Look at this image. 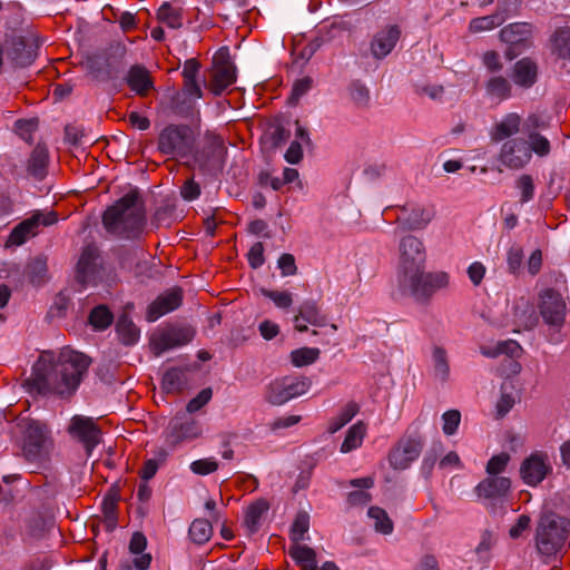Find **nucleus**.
<instances>
[{"mask_svg": "<svg viewBox=\"0 0 570 570\" xmlns=\"http://www.w3.org/2000/svg\"><path fill=\"white\" fill-rule=\"evenodd\" d=\"M90 365L85 354L63 348L60 353L43 352L33 364L31 376L26 381L31 392L71 396Z\"/></svg>", "mask_w": 570, "mask_h": 570, "instance_id": "1", "label": "nucleus"}, {"mask_svg": "<svg viewBox=\"0 0 570 570\" xmlns=\"http://www.w3.org/2000/svg\"><path fill=\"white\" fill-rule=\"evenodd\" d=\"M522 128L523 119L517 112L504 115L491 127V141L501 142L497 160L508 169H522L530 163L533 153L541 157L550 153V142L544 136L523 131Z\"/></svg>", "mask_w": 570, "mask_h": 570, "instance_id": "2", "label": "nucleus"}, {"mask_svg": "<svg viewBox=\"0 0 570 570\" xmlns=\"http://www.w3.org/2000/svg\"><path fill=\"white\" fill-rule=\"evenodd\" d=\"M102 224L108 233L125 237L137 238L146 225V210L142 198L134 189L108 207L102 216Z\"/></svg>", "mask_w": 570, "mask_h": 570, "instance_id": "3", "label": "nucleus"}, {"mask_svg": "<svg viewBox=\"0 0 570 570\" xmlns=\"http://www.w3.org/2000/svg\"><path fill=\"white\" fill-rule=\"evenodd\" d=\"M17 428L21 435L23 458L35 464L47 462L53 446L47 424L30 417H20Z\"/></svg>", "mask_w": 570, "mask_h": 570, "instance_id": "4", "label": "nucleus"}, {"mask_svg": "<svg viewBox=\"0 0 570 570\" xmlns=\"http://www.w3.org/2000/svg\"><path fill=\"white\" fill-rule=\"evenodd\" d=\"M569 535V519L556 513L543 514L535 529V548L541 556H556L568 544Z\"/></svg>", "mask_w": 570, "mask_h": 570, "instance_id": "5", "label": "nucleus"}, {"mask_svg": "<svg viewBox=\"0 0 570 570\" xmlns=\"http://www.w3.org/2000/svg\"><path fill=\"white\" fill-rule=\"evenodd\" d=\"M424 269L397 283L403 295L411 296L419 303H428L438 291L449 285L448 273H425Z\"/></svg>", "mask_w": 570, "mask_h": 570, "instance_id": "6", "label": "nucleus"}, {"mask_svg": "<svg viewBox=\"0 0 570 570\" xmlns=\"http://www.w3.org/2000/svg\"><path fill=\"white\" fill-rule=\"evenodd\" d=\"M194 135L186 125H168L159 134L158 151L170 158H185L194 148Z\"/></svg>", "mask_w": 570, "mask_h": 570, "instance_id": "7", "label": "nucleus"}, {"mask_svg": "<svg viewBox=\"0 0 570 570\" xmlns=\"http://www.w3.org/2000/svg\"><path fill=\"white\" fill-rule=\"evenodd\" d=\"M426 253L421 239L409 235L399 245L397 283L425 268Z\"/></svg>", "mask_w": 570, "mask_h": 570, "instance_id": "8", "label": "nucleus"}, {"mask_svg": "<svg viewBox=\"0 0 570 570\" xmlns=\"http://www.w3.org/2000/svg\"><path fill=\"white\" fill-rule=\"evenodd\" d=\"M312 385L305 376H285L269 383L266 400L273 405H282L289 400L305 394Z\"/></svg>", "mask_w": 570, "mask_h": 570, "instance_id": "9", "label": "nucleus"}, {"mask_svg": "<svg viewBox=\"0 0 570 570\" xmlns=\"http://www.w3.org/2000/svg\"><path fill=\"white\" fill-rule=\"evenodd\" d=\"M533 27L528 22H514L505 26L500 31V39L509 45L505 57L513 60L523 50L532 47Z\"/></svg>", "mask_w": 570, "mask_h": 570, "instance_id": "10", "label": "nucleus"}, {"mask_svg": "<svg viewBox=\"0 0 570 570\" xmlns=\"http://www.w3.org/2000/svg\"><path fill=\"white\" fill-rule=\"evenodd\" d=\"M195 330L191 326H167L157 331L150 338L151 350L156 355L184 346L191 342Z\"/></svg>", "mask_w": 570, "mask_h": 570, "instance_id": "11", "label": "nucleus"}, {"mask_svg": "<svg viewBox=\"0 0 570 570\" xmlns=\"http://www.w3.org/2000/svg\"><path fill=\"white\" fill-rule=\"evenodd\" d=\"M235 81L236 68L230 60L228 49H220L213 58L209 89L215 96H219Z\"/></svg>", "mask_w": 570, "mask_h": 570, "instance_id": "12", "label": "nucleus"}, {"mask_svg": "<svg viewBox=\"0 0 570 570\" xmlns=\"http://www.w3.org/2000/svg\"><path fill=\"white\" fill-rule=\"evenodd\" d=\"M551 473L552 464L543 451L532 452L520 465V476L530 487H537Z\"/></svg>", "mask_w": 570, "mask_h": 570, "instance_id": "13", "label": "nucleus"}, {"mask_svg": "<svg viewBox=\"0 0 570 570\" xmlns=\"http://www.w3.org/2000/svg\"><path fill=\"white\" fill-rule=\"evenodd\" d=\"M539 311L546 324L561 327L567 313L566 299L559 292L547 288L540 294Z\"/></svg>", "mask_w": 570, "mask_h": 570, "instance_id": "14", "label": "nucleus"}, {"mask_svg": "<svg viewBox=\"0 0 570 570\" xmlns=\"http://www.w3.org/2000/svg\"><path fill=\"white\" fill-rule=\"evenodd\" d=\"M423 448L421 436H405L391 450L389 461L393 469L404 470L415 461Z\"/></svg>", "mask_w": 570, "mask_h": 570, "instance_id": "15", "label": "nucleus"}, {"mask_svg": "<svg viewBox=\"0 0 570 570\" xmlns=\"http://www.w3.org/2000/svg\"><path fill=\"white\" fill-rule=\"evenodd\" d=\"M57 220L58 217L55 212H49L47 214L36 213L13 228L9 236V240L13 245H22L27 239L39 233L40 225L50 226Z\"/></svg>", "mask_w": 570, "mask_h": 570, "instance_id": "16", "label": "nucleus"}, {"mask_svg": "<svg viewBox=\"0 0 570 570\" xmlns=\"http://www.w3.org/2000/svg\"><path fill=\"white\" fill-rule=\"evenodd\" d=\"M68 432L83 444L88 454L100 442L101 432L92 417L75 415L70 421Z\"/></svg>", "mask_w": 570, "mask_h": 570, "instance_id": "17", "label": "nucleus"}, {"mask_svg": "<svg viewBox=\"0 0 570 570\" xmlns=\"http://www.w3.org/2000/svg\"><path fill=\"white\" fill-rule=\"evenodd\" d=\"M225 151L223 140L219 137H210L195 154V163L204 171L219 169L223 166Z\"/></svg>", "mask_w": 570, "mask_h": 570, "instance_id": "18", "label": "nucleus"}, {"mask_svg": "<svg viewBox=\"0 0 570 570\" xmlns=\"http://www.w3.org/2000/svg\"><path fill=\"white\" fill-rule=\"evenodd\" d=\"M294 326L298 332H306L307 325L322 327L327 324V315L322 311L318 303L314 299L304 301L294 316Z\"/></svg>", "mask_w": 570, "mask_h": 570, "instance_id": "19", "label": "nucleus"}, {"mask_svg": "<svg viewBox=\"0 0 570 570\" xmlns=\"http://www.w3.org/2000/svg\"><path fill=\"white\" fill-rule=\"evenodd\" d=\"M99 273V250L95 245H87L77 264V279L82 285L96 284Z\"/></svg>", "mask_w": 570, "mask_h": 570, "instance_id": "20", "label": "nucleus"}, {"mask_svg": "<svg viewBox=\"0 0 570 570\" xmlns=\"http://www.w3.org/2000/svg\"><path fill=\"white\" fill-rule=\"evenodd\" d=\"M183 302V292L180 288L175 287L160 294L153 301L146 312V320L155 322L161 316L177 309Z\"/></svg>", "mask_w": 570, "mask_h": 570, "instance_id": "21", "label": "nucleus"}, {"mask_svg": "<svg viewBox=\"0 0 570 570\" xmlns=\"http://www.w3.org/2000/svg\"><path fill=\"white\" fill-rule=\"evenodd\" d=\"M202 434V428L195 420L181 421L175 417L170 421L167 432V442L176 446L185 441L197 439Z\"/></svg>", "mask_w": 570, "mask_h": 570, "instance_id": "22", "label": "nucleus"}, {"mask_svg": "<svg viewBox=\"0 0 570 570\" xmlns=\"http://www.w3.org/2000/svg\"><path fill=\"white\" fill-rule=\"evenodd\" d=\"M401 37V29L391 24L376 32L371 41V52L376 59L386 57L395 47Z\"/></svg>", "mask_w": 570, "mask_h": 570, "instance_id": "23", "label": "nucleus"}, {"mask_svg": "<svg viewBox=\"0 0 570 570\" xmlns=\"http://www.w3.org/2000/svg\"><path fill=\"white\" fill-rule=\"evenodd\" d=\"M510 489V478L489 475L475 487V493L483 499H501L509 494Z\"/></svg>", "mask_w": 570, "mask_h": 570, "instance_id": "24", "label": "nucleus"}, {"mask_svg": "<svg viewBox=\"0 0 570 570\" xmlns=\"http://www.w3.org/2000/svg\"><path fill=\"white\" fill-rule=\"evenodd\" d=\"M538 72V63L533 59L525 57L514 63L512 80L517 86L528 89L537 82Z\"/></svg>", "mask_w": 570, "mask_h": 570, "instance_id": "25", "label": "nucleus"}, {"mask_svg": "<svg viewBox=\"0 0 570 570\" xmlns=\"http://www.w3.org/2000/svg\"><path fill=\"white\" fill-rule=\"evenodd\" d=\"M7 56L17 67H27L36 58V49L23 37H13L7 49Z\"/></svg>", "mask_w": 570, "mask_h": 570, "instance_id": "26", "label": "nucleus"}, {"mask_svg": "<svg viewBox=\"0 0 570 570\" xmlns=\"http://www.w3.org/2000/svg\"><path fill=\"white\" fill-rule=\"evenodd\" d=\"M129 88L139 96H145L153 87V81L148 70L139 65L132 66L126 77Z\"/></svg>", "mask_w": 570, "mask_h": 570, "instance_id": "27", "label": "nucleus"}, {"mask_svg": "<svg viewBox=\"0 0 570 570\" xmlns=\"http://www.w3.org/2000/svg\"><path fill=\"white\" fill-rule=\"evenodd\" d=\"M268 510L269 504L264 499L256 500L247 507L244 517V525L249 533H255L258 531L262 519Z\"/></svg>", "mask_w": 570, "mask_h": 570, "instance_id": "28", "label": "nucleus"}, {"mask_svg": "<svg viewBox=\"0 0 570 570\" xmlns=\"http://www.w3.org/2000/svg\"><path fill=\"white\" fill-rule=\"evenodd\" d=\"M551 53L559 59L570 60V27H560L550 37Z\"/></svg>", "mask_w": 570, "mask_h": 570, "instance_id": "29", "label": "nucleus"}, {"mask_svg": "<svg viewBox=\"0 0 570 570\" xmlns=\"http://www.w3.org/2000/svg\"><path fill=\"white\" fill-rule=\"evenodd\" d=\"M49 153L46 146L38 144L28 160V171L37 179H42L47 174Z\"/></svg>", "mask_w": 570, "mask_h": 570, "instance_id": "30", "label": "nucleus"}, {"mask_svg": "<svg viewBox=\"0 0 570 570\" xmlns=\"http://www.w3.org/2000/svg\"><path fill=\"white\" fill-rule=\"evenodd\" d=\"M432 368L435 380L444 383L450 377V362L444 347L435 345L432 348Z\"/></svg>", "mask_w": 570, "mask_h": 570, "instance_id": "31", "label": "nucleus"}, {"mask_svg": "<svg viewBox=\"0 0 570 570\" xmlns=\"http://www.w3.org/2000/svg\"><path fill=\"white\" fill-rule=\"evenodd\" d=\"M116 332L120 342L125 345H134L139 340L140 332L127 314L119 316L116 323Z\"/></svg>", "mask_w": 570, "mask_h": 570, "instance_id": "32", "label": "nucleus"}, {"mask_svg": "<svg viewBox=\"0 0 570 570\" xmlns=\"http://www.w3.org/2000/svg\"><path fill=\"white\" fill-rule=\"evenodd\" d=\"M432 219V213L423 207H413L407 216L397 220L402 224L404 230H415L424 228Z\"/></svg>", "mask_w": 570, "mask_h": 570, "instance_id": "33", "label": "nucleus"}, {"mask_svg": "<svg viewBox=\"0 0 570 570\" xmlns=\"http://www.w3.org/2000/svg\"><path fill=\"white\" fill-rule=\"evenodd\" d=\"M157 19L170 29H179L183 26V9L165 2L157 11Z\"/></svg>", "mask_w": 570, "mask_h": 570, "instance_id": "34", "label": "nucleus"}, {"mask_svg": "<svg viewBox=\"0 0 570 570\" xmlns=\"http://www.w3.org/2000/svg\"><path fill=\"white\" fill-rule=\"evenodd\" d=\"M366 434V425L362 421L353 424L346 432L345 439L341 445L342 453H348L358 449Z\"/></svg>", "mask_w": 570, "mask_h": 570, "instance_id": "35", "label": "nucleus"}, {"mask_svg": "<svg viewBox=\"0 0 570 570\" xmlns=\"http://www.w3.org/2000/svg\"><path fill=\"white\" fill-rule=\"evenodd\" d=\"M289 556L301 566L302 570H311L316 566V552L308 546L296 542L289 548Z\"/></svg>", "mask_w": 570, "mask_h": 570, "instance_id": "36", "label": "nucleus"}, {"mask_svg": "<svg viewBox=\"0 0 570 570\" xmlns=\"http://www.w3.org/2000/svg\"><path fill=\"white\" fill-rule=\"evenodd\" d=\"M511 83L502 76L491 77L485 82V91L490 97L498 98L500 100L508 99L511 96Z\"/></svg>", "mask_w": 570, "mask_h": 570, "instance_id": "37", "label": "nucleus"}, {"mask_svg": "<svg viewBox=\"0 0 570 570\" xmlns=\"http://www.w3.org/2000/svg\"><path fill=\"white\" fill-rule=\"evenodd\" d=\"M358 412V405L354 402H348L341 412L332 417L327 425V432L331 434L336 433L345 426Z\"/></svg>", "mask_w": 570, "mask_h": 570, "instance_id": "38", "label": "nucleus"}, {"mask_svg": "<svg viewBox=\"0 0 570 570\" xmlns=\"http://www.w3.org/2000/svg\"><path fill=\"white\" fill-rule=\"evenodd\" d=\"M88 321L94 330L104 331L111 325L114 314L106 305H98L90 312Z\"/></svg>", "mask_w": 570, "mask_h": 570, "instance_id": "39", "label": "nucleus"}, {"mask_svg": "<svg viewBox=\"0 0 570 570\" xmlns=\"http://www.w3.org/2000/svg\"><path fill=\"white\" fill-rule=\"evenodd\" d=\"M212 534V522L206 519H195L189 527V537L197 544L206 543Z\"/></svg>", "mask_w": 570, "mask_h": 570, "instance_id": "40", "label": "nucleus"}, {"mask_svg": "<svg viewBox=\"0 0 570 570\" xmlns=\"http://www.w3.org/2000/svg\"><path fill=\"white\" fill-rule=\"evenodd\" d=\"M82 65L87 73L95 80L105 81L110 78V73L106 68V61L100 57H88Z\"/></svg>", "mask_w": 570, "mask_h": 570, "instance_id": "41", "label": "nucleus"}, {"mask_svg": "<svg viewBox=\"0 0 570 570\" xmlns=\"http://www.w3.org/2000/svg\"><path fill=\"white\" fill-rule=\"evenodd\" d=\"M321 351L316 347H301L291 352L289 358L295 367H303L315 363Z\"/></svg>", "mask_w": 570, "mask_h": 570, "instance_id": "42", "label": "nucleus"}, {"mask_svg": "<svg viewBox=\"0 0 570 570\" xmlns=\"http://www.w3.org/2000/svg\"><path fill=\"white\" fill-rule=\"evenodd\" d=\"M367 514L374 521V528L377 532L383 534L392 533L393 522L385 510L379 507H371Z\"/></svg>", "mask_w": 570, "mask_h": 570, "instance_id": "43", "label": "nucleus"}, {"mask_svg": "<svg viewBox=\"0 0 570 570\" xmlns=\"http://www.w3.org/2000/svg\"><path fill=\"white\" fill-rule=\"evenodd\" d=\"M47 259L42 256L35 257L27 265V276L33 284H41L47 275Z\"/></svg>", "mask_w": 570, "mask_h": 570, "instance_id": "44", "label": "nucleus"}, {"mask_svg": "<svg viewBox=\"0 0 570 570\" xmlns=\"http://www.w3.org/2000/svg\"><path fill=\"white\" fill-rule=\"evenodd\" d=\"M503 21L504 17L498 13L492 16L474 18L470 21L469 29L473 33L489 31L494 29L495 27H499L501 23H503Z\"/></svg>", "mask_w": 570, "mask_h": 570, "instance_id": "45", "label": "nucleus"}, {"mask_svg": "<svg viewBox=\"0 0 570 570\" xmlns=\"http://www.w3.org/2000/svg\"><path fill=\"white\" fill-rule=\"evenodd\" d=\"M186 383L185 374L179 368L168 370L163 377V389L166 392L173 393L180 391Z\"/></svg>", "mask_w": 570, "mask_h": 570, "instance_id": "46", "label": "nucleus"}, {"mask_svg": "<svg viewBox=\"0 0 570 570\" xmlns=\"http://www.w3.org/2000/svg\"><path fill=\"white\" fill-rule=\"evenodd\" d=\"M510 459V454L507 452H501L497 455H493L487 463V473L489 475L500 476L499 474L505 470Z\"/></svg>", "mask_w": 570, "mask_h": 570, "instance_id": "47", "label": "nucleus"}, {"mask_svg": "<svg viewBox=\"0 0 570 570\" xmlns=\"http://www.w3.org/2000/svg\"><path fill=\"white\" fill-rule=\"evenodd\" d=\"M309 518L305 512L298 513L292 524L291 535L292 540L298 542L303 540L304 534L308 531Z\"/></svg>", "mask_w": 570, "mask_h": 570, "instance_id": "48", "label": "nucleus"}, {"mask_svg": "<svg viewBox=\"0 0 570 570\" xmlns=\"http://www.w3.org/2000/svg\"><path fill=\"white\" fill-rule=\"evenodd\" d=\"M350 95H351L352 101L357 107L364 108L368 105L370 91L366 88V86H364L363 83H361V82L352 83V86L350 88Z\"/></svg>", "mask_w": 570, "mask_h": 570, "instance_id": "49", "label": "nucleus"}, {"mask_svg": "<svg viewBox=\"0 0 570 570\" xmlns=\"http://www.w3.org/2000/svg\"><path fill=\"white\" fill-rule=\"evenodd\" d=\"M443 421V433L445 435H453L461 422V413L458 410H449L442 415Z\"/></svg>", "mask_w": 570, "mask_h": 570, "instance_id": "50", "label": "nucleus"}, {"mask_svg": "<svg viewBox=\"0 0 570 570\" xmlns=\"http://www.w3.org/2000/svg\"><path fill=\"white\" fill-rule=\"evenodd\" d=\"M261 292L279 308H288L293 303L292 294L288 292L269 291L265 288H262Z\"/></svg>", "mask_w": 570, "mask_h": 570, "instance_id": "51", "label": "nucleus"}, {"mask_svg": "<svg viewBox=\"0 0 570 570\" xmlns=\"http://www.w3.org/2000/svg\"><path fill=\"white\" fill-rule=\"evenodd\" d=\"M117 492L108 493L102 501V511L105 518L114 525L117 520Z\"/></svg>", "mask_w": 570, "mask_h": 570, "instance_id": "52", "label": "nucleus"}, {"mask_svg": "<svg viewBox=\"0 0 570 570\" xmlns=\"http://www.w3.org/2000/svg\"><path fill=\"white\" fill-rule=\"evenodd\" d=\"M218 469V463L213 458L200 459L191 462L190 470L199 475H207Z\"/></svg>", "mask_w": 570, "mask_h": 570, "instance_id": "53", "label": "nucleus"}, {"mask_svg": "<svg viewBox=\"0 0 570 570\" xmlns=\"http://www.w3.org/2000/svg\"><path fill=\"white\" fill-rule=\"evenodd\" d=\"M212 390L209 387L202 390L186 406L188 413H194L206 405L212 399Z\"/></svg>", "mask_w": 570, "mask_h": 570, "instance_id": "54", "label": "nucleus"}, {"mask_svg": "<svg viewBox=\"0 0 570 570\" xmlns=\"http://www.w3.org/2000/svg\"><path fill=\"white\" fill-rule=\"evenodd\" d=\"M313 80L311 77H304L296 80L292 88L289 100L296 104L301 97H303L311 88Z\"/></svg>", "mask_w": 570, "mask_h": 570, "instance_id": "55", "label": "nucleus"}, {"mask_svg": "<svg viewBox=\"0 0 570 570\" xmlns=\"http://www.w3.org/2000/svg\"><path fill=\"white\" fill-rule=\"evenodd\" d=\"M518 188L521 190V202L527 203L533 198L534 185L531 176L522 175L517 181Z\"/></svg>", "mask_w": 570, "mask_h": 570, "instance_id": "56", "label": "nucleus"}, {"mask_svg": "<svg viewBox=\"0 0 570 570\" xmlns=\"http://www.w3.org/2000/svg\"><path fill=\"white\" fill-rule=\"evenodd\" d=\"M248 263L253 268H258L264 264V245L261 242L255 243L248 252Z\"/></svg>", "mask_w": 570, "mask_h": 570, "instance_id": "57", "label": "nucleus"}, {"mask_svg": "<svg viewBox=\"0 0 570 570\" xmlns=\"http://www.w3.org/2000/svg\"><path fill=\"white\" fill-rule=\"evenodd\" d=\"M482 62L491 72L500 71L503 67L500 55L494 50L485 51L482 56Z\"/></svg>", "mask_w": 570, "mask_h": 570, "instance_id": "58", "label": "nucleus"}, {"mask_svg": "<svg viewBox=\"0 0 570 570\" xmlns=\"http://www.w3.org/2000/svg\"><path fill=\"white\" fill-rule=\"evenodd\" d=\"M277 264L284 276L295 275L297 272L295 258L292 254H282Z\"/></svg>", "mask_w": 570, "mask_h": 570, "instance_id": "59", "label": "nucleus"}, {"mask_svg": "<svg viewBox=\"0 0 570 570\" xmlns=\"http://www.w3.org/2000/svg\"><path fill=\"white\" fill-rule=\"evenodd\" d=\"M514 405V397L511 394L502 393L499 401L497 402L495 410H497V417L501 419L507 413L510 412V410Z\"/></svg>", "mask_w": 570, "mask_h": 570, "instance_id": "60", "label": "nucleus"}, {"mask_svg": "<svg viewBox=\"0 0 570 570\" xmlns=\"http://www.w3.org/2000/svg\"><path fill=\"white\" fill-rule=\"evenodd\" d=\"M371 499V494L364 490H355L347 494V503L351 507L365 505Z\"/></svg>", "mask_w": 570, "mask_h": 570, "instance_id": "61", "label": "nucleus"}, {"mask_svg": "<svg viewBox=\"0 0 570 570\" xmlns=\"http://www.w3.org/2000/svg\"><path fill=\"white\" fill-rule=\"evenodd\" d=\"M498 352L499 355L507 354L511 357H518L521 354L522 348L515 341L509 340L498 343Z\"/></svg>", "mask_w": 570, "mask_h": 570, "instance_id": "62", "label": "nucleus"}, {"mask_svg": "<svg viewBox=\"0 0 570 570\" xmlns=\"http://www.w3.org/2000/svg\"><path fill=\"white\" fill-rule=\"evenodd\" d=\"M284 158L289 164H298L303 158V149L298 141H292L287 148Z\"/></svg>", "mask_w": 570, "mask_h": 570, "instance_id": "63", "label": "nucleus"}, {"mask_svg": "<svg viewBox=\"0 0 570 570\" xmlns=\"http://www.w3.org/2000/svg\"><path fill=\"white\" fill-rule=\"evenodd\" d=\"M531 522V519L527 514H522L518 518L515 524H513L510 530L509 534L512 539H518L521 537V534L529 528Z\"/></svg>", "mask_w": 570, "mask_h": 570, "instance_id": "64", "label": "nucleus"}]
</instances>
